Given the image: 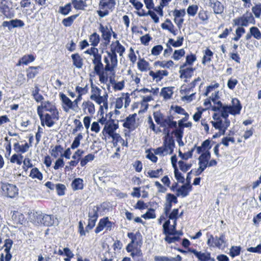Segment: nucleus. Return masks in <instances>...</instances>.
<instances>
[{
  "label": "nucleus",
  "instance_id": "f8f14e48",
  "mask_svg": "<svg viewBox=\"0 0 261 261\" xmlns=\"http://www.w3.org/2000/svg\"><path fill=\"white\" fill-rule=\"evenodd\" d=\"M60 97L62 102L67 107H63L64 110L66 112L69 109H73V102L64 93L60 94Z\"/></svg>",
  "mask_w": 261,
  "mask_h": 261
},
{
  "label": "nucleus",
  "instance_id": "6ab92c4d",
  "mask_svg": "<svg viewBox=\"0 0 261 261\" xmlns=\"http://www.w3.org/2000/svg\"><path fill=\"white\" fill-rule=\"evenodd\" d=\"M32 145H29L27 142L23 145H20L18 142L15 143L14 144V149L17 152H20L21 153H24L27 152L30 146Z\"/></svg>",
  "mask_w": 261,
  "mask_h": 261
},
{
  "label": "nucleus",
  "instance_id": "49530a36",
  "mask_svg": "<svg viewBox=\"0 0 261 261\" xmlns=\"http://www.w3.org/2000/svg\"><path fill=\"white\" fill-rule=\"evenodd\" d=\"M245 33V29L243 27H239L236 30V36L232 38V40L236 41H238Z\"/></svg>",
  "mask_w": 261,
  "mask_h": 261
},
{
  "label": "nucleus",
  "instance_id": "c756f323",
  "mask_svg": "<svg viewBox=\"0 0 261 261\" xmlns=\"http://www.w3.org/2000/svg\"><path fill=\"white\" fill-rule=\"evenodd\" d=\"M99 209V208L98 206H94L91 210H90L88 214L89 219L97 221L98 217V212Z\"/></svg>",
  "mask_w": 261,
  "mask_h": 261
},
{
  "label": "nucleus",
  "instance_id": "a19ab883",
  "mask_svg": "<svg viewBox=\"0 0 261 261\" xmlns=\"http://www.w3.org/2000/svg\"><path fill=\"white\" fill-rule=\"evenodd\" d=\"M52 119L51 115L46 113L44 117V125L46 124L49 127L53 126L55 124V122Z\"/></svg>",
  "mask_w": 261,
  "mask_h": 261
},
{
  "label": "nucleus",
  "instance_id": "2f4dec72",
  "mask_svg": "<svg viewBox=\"0 0 261 261\" xmlns=\"http://www.w3.org/2000/svg\"><path fill=\"white\" fill-rule=\"evenodd\" d=\"M30 176L33 178H37L40 180L43 178L42 174L37 168H34L31 170Z\"/></svg>",
  "mask_w": 261,
  "mask_h": 261
},
{
  "label": "nucleus",
  "instance_id": "4be33fe9",
  "mask_svg": "<svg viewBox=\"0 0 261 261\" xmlns=\"http://www.w3.org/2000/svg\"><path fill=\"white\" fill-rule=\"evenodd\" d=\"M83 180L80 178H75L71 183V187L74 191L83 189Z\"/></svg>",
  "mask_w": 261,
  "mask_h": 261
},
{
  "label": "nucleus",
  "instance_id": "423d86ee",
  "mask_svg": "<svg viewBox=\"0 0 261 261\" xmlns=\"http://www.w3.org/2000/svg\"><path fill=\"white\" fill-rule=\"evenodd\" d=\"M128 238L131 239L130 242L137 246L141 247L143 244L142 236L141 233L138 231L136 233L128 232L127 234Z\"/></svg>",
  "mask_w": 261,
  "mask_h": 261
},
{
  "label": "nucleus",
  "instance_id": "f03ea898",
  "mask_svg": "<svg viewBox=\"0 0 261 261\" xmlns=\"http://www.w3.org/2000/svg\"><path fill=\"white\" fill-rule=\"evenodd\" d=\"M1 188L4 196L13 198L18 195V189L15 185L7 182H2Z\"/></svg>",
  "mask_w": 261,
  "mask_h": 261
},
{
  "label": "nucleus",
  "instance_id": "393cba45",
  "mask_svg": "<svg viewBox=\"0 0 261 261\" xmlns=\"http://www.w3.org/2000/svg\"><path fill=\"white\" fill-rule=\"evenodd\" d=\"M251 17H239L238 18L233 19L234 25L239 27L247 26L248 20H250Z\"/></svg>",
  "mask_w": 261,
  "mask_h": 261
},
{
  "label": "nucleus",
  "instance_id": "9d476101",
  "mask_svg": "<svg viewBox=\"0 0 261 261\" xmlns=\"http://www.w3.org/2000/svg\"><path fill=\"white\" fill-rule=\"evenodd\" d=\"M191 185L184 184L180 188L176 189L177 196H181L182 197H185L189 195V192L192 190Z\"/></svg>",
  "mask_w": 261,
  "mask_h": 261
},
{
  "label": "nucleus",
  "instance_id": "dca6fc26",
  "mask_svg": "<svg viewBox=\"0 0 261 261\" xmlns=\"http://www.w3.org/2000/svg\"><path fill=\"white\" fill-rule=\"evenodd\" d=\"M41 69V67L38 66H30L27 70V76L29 79L34 78L38 74V70Z\"/></svg>",
  "mask_w": 261,
  "mask_h": 261
},
{
  "label": "nucleus",
  "instance_id": "6e6552de",
  "mask_svg": "<svg viewBox=\"0 0 261 261\" xmlns=\"http://www.w3.org/2000/svg\"><path fill=\"white\" fill-rule=\"evenodd\" d=\"M99 31L102 34L101 36L102 39L105 40V45H108L110 42L112 36L111 29L109 30L108 27H105L100 24L99 27Z\"/></svg>",
  "mask_w": 261,
  "mask_h": 261
},
{
  "label": "nucleus",
  "instance_id": "a211bd4d",
  "mask_svg": "<svg viewBox=\"0 0 261 261\" xmlns=\"http://www.w3.org/2000/svg\"><path fill=\"white\" fill-rule=\"evenodd\" d=\"M195 69L192 67L186 68L185 69L179 70V72L180 74V77L181 79L190 78L192 77Z\"/></svg>",
  "mask_w": 261,
  "mask_h": 261
},
{
  "label": "nucleus",
  "instance_id": "7c9ffc66",
  "mask_svg": "<svg viewBox=\"0 0 261 261\" xmlns=\"http://www.w3.org/2000/svg\"><path fill=\"white\" fill-rule=\"evenodd\" d=\"M100 41V37L96 33H93L89 37V41L91 45L94 47L96 46Z\"/></svg>",
  "mask_w": 261,
  "mask_h": 261
},
{
  "label": "nucleus",
  "instance_id": "c03bdc74",
  "mask_svg": "<svg viewBox=\"0 0 261 261\" xmlns=\"http://www.w3.org/2000/svg\"><path fill=\"white\" fill-rule=\"evenodd\" d=\"M94 158L95 156L94 154L92 153L88 154L81 160L80 163L81 166L82 167L85 166L88 163V162L93 161Z\"/></svg>",
  "mask_w": 261,
  "mask_h": 261
},
{
  "label": "nucleus",
  "instance_id": "4d7b16f0",
  "mask_svg": "<svg viewBox=\"0 0 261 261\" xmlns=\"http://www.w3.org/2000/svg\"><path fill=\"white\" fill-rule=\"evenodd\" d=\"M162 169L160 168L156 170H150L148 172V174L151 178H158L160 174H162Z\"/></svg>",
  "mask_w": 261,
  "mask_h": 261
},
{
  "label": "nucleus",
  "instance_id": "052dcab7",
  "mask_svg": "<svg viewBox=\"0 0 261 261\" xmlns=\"http://www.w3.org/2000/svg\"><path fill=\"white\" fill-rule=\"evenodd\" d=\"M163 49V47L161 45H157L152 47L151 52L153 56H158L160 54Z\"/></svg>",
  "mask_w": 261,
  "mask_h": 261
},
{
  "label": "nucleus",
  "instance_id": "c9c22d12",
  "mask_svg": "<svg viewBox=\"0 0 261 261\" xmlns=\"http://www.w3.org/2000/svg\"><path fill=\"white\" fill-rule=\"evenodd\" d=\"M184 38L183 37H178L176 41L173 39H169V43L174 47H178L181 46L183 44Z\"/></svg>",
  "mask_w": 261,
  "mask_h": 261
},
{
  "label": "nucleus",
  "instance_id": "ddd939ff",
  "mask_svg": "<svg viewBox=\"0 0 261 261\" xmlns=\"http://www.w3.org/2000/svg\"><path fill=\"white\" fill-rule=\"evenodd\" d=\"M175 232H176V230H172L170 221L169 220H166L163 224V233L166 237L172 236Z\"/></svg>",
  "mask_w": 261,
  "mask_h": 261
},
{
  "label": "nucleus",
  "instance_id": "0eeeda50",
  "mask_svg": "<svg viewBox=\"0 0 261 261\" xmlns=\"http://www.w3.org/2000/svg\"><path fill=\"white\" fill-rule=\"evenodd\" d=\"M118 128V123H107L105 125L102 131V134L105 136L106 134H108L110 137L114 136L115 131Z\"/></svg>",
  "mask_w": 261,
  "mask_h": 261
},
{
  "label": "nucleus",
  "instance_id": "1a4fd4ad",
  "mask_svg": "<svg viewBox=\"0 0 261 261\" xmlns=\"http://www.w3.org/2000/svg\"><path fill=\"white\" fill-rule=\"evenodd\" d=\"M232 106H228L230 108V114L232 115L239 114L242 109V106L240 101L237 98H233L232 100Z\"/></svg>",
  "mask_w": 261,
  "mask_h": 261
},
{
  "label": "nucleus",
  "instance_id": "e2e57ef3",
  "mask_svg": "<svg viewBox=\"0 0 261 261\" xmlns=\"http://www.w3.org/2000/svg\"><path fill=\"white\" fill-rule=\"evenodd\" d=\"M154 153L155 154L159 155L161 156L164 155V153H165V154H167V152L166 151V147L164 146V145L161 146L155 149L154 150Z\"/></svg>",
  "mask_w": 261,
  "mask_h": 261
},
{
  "label": "nucleus",
  "instance_id": "f257e3e1",
  "mask_svg": "<svg viewBox=\"0 0 261 261\" xmlns=\"http://www.w3.org/2000/svg\"><path fill=\"white\" fill-rule=\"evenodd\" d=\"M116 5L115 0H100L99 3V10L98 13L99 16L107 15L110 11H112Z\"/></svg>",
  "mask_w": 261,
  "mask_h": 261
},
{
  "label": "nucleus",
  "instance_id": "2eb2a0df",
  "mask_svg": "<svg viewBox=\"0 0 261 261\" xmlns=\"http://www.w3.org/2000/svg\"><path fill=\"white\" fill-rule=\"evenodd\" d=\"M73 65L76 68H81L83 65V59L77 53L71 55Z\"/></svg>",
  "mask_w": 261,
  "mask_h": 261
},
{
  "label": "nucleus",
  "instance_id": "13d9d810",
  "mask_svg": "<svg viewBox=\"0 0 261 261\" xmlns=\"http://www.w3.org/2000/svg\"><path fill=\"white\" fill-rule=\"evenodd\" d=\"M178 208H174L173 209L171 213H169V214L167 215V217L166 218H168L170 221V220H174V219H178Z\"/></svg>",
  "mask_w": 261,
  "mask_h": 261
},
{
  "label": "nucleus",
  "instance_id": "8fccbe9b",
  "mask_svg": "<svg viewBox=\"0 0 261 261\" xmlns=\"http://www.w3.org/2000/svg\"><path fill=\"white\" fill-rule=\"evenodd\" d=\"M185 54V51L184 49L175 50L173 53L172 58L174 60H178L181 57H183Z\"/></svg>",
  "mask_w": 261,
  "mask_h": 261
},
{
  "label": "nucleus",
  "instance_id": "72a5a7b5",
  "mask_svg": "<svg viewBox=\"0 0 261 261\" xmlns=\"http://www.w3.org/2000/svg\"><path fill=\"white\" fill-rule=\"evenodd\" d=\"M35 59V57L32 55H25L20 59L19 62L24 65H28L33 62Z\"/></svg>",
  "mask_w": 261,
  "mask_h": 261
},
{
  "label": "nucleus",
  "instance_id": "69168bd1",
  "mask_svg": "<svg viewBox=\"0 0 261 261\" xmlns=\"http://www.w3.org/2000/svg\"><path fill=\"white\" fill-rule=\"evenodd\" d=\"M166 201L167 202L171 204L172 202L174 203H177L178 202L176 196H175L174 194L171 193H168L167 194Z\"/></svg>",
  "mask_w": 261,
  "mask_h": 261
},
{
  "label": "nucleus",
  "instance_id": "3c124183",
  "mask_svg": "<svg viewBox=\"0 0 261 261\" xmlns=\"http://www.w3.org/2000/svg\"><path fill=\"white\" fill-rule=\"evenodd\" d=\"M55 188L58 195L62 196L65 194L66 187L64 185L62 184H57L56 185Z\"/></svg>",
  "mask_w": 261,
  "mask_h": 261
},
{
  "label": "nucleus",
  "instance_id": "864d4df0",
  "mask_svg": "<svg viewBox=\"0 0 261 261\" xmlns=\"http://www.w3.org/2000/svg\"><path fill=\"white\" fill-rule=\"evenodd\" d=\"M115 44H116V46L115 48H113V49L115 50V53L117 52L119 53L120 56H122L125 50L124 47L122 46L118 40L115 42Z\"/></svg>",
  "mask_w": 261,
  "mask_h": 261
},
{
  "label": "nucleus",
  "instance_id": "aec40b11",
  "mask_svg": "<svg viewBox=\"0 0 261 261\" xmlns=\"http://www.w3.org/2000/svg\"><path fill=\"white\" fill-rule=\"evenodd\" d=\"M87 0H71L73 7L76 10H84L87 7Z\"/></svg>",
  "mask_w": 261,
  "mask_h": 261
},
{
  "label": "nucleus",
  "instance_id": "39448f33",
  "mask_svg": "<svg viewBox=\"0 0 261 261\" xmlns=\"http://www.w3.org/2000/svg\"><path fill=\"white\" fill-rule=\"evenodd\" d=\"M3 27H7L9 31L16 28H22L24 25L23 21L20 19H12L10 21H4L2 24Z\"/></svg>",
  "mask_w": 261,
  "mask_h": 261
},
{
  "label": "nucleus",
  "instance_id": "58836bf2",
  "mask_svg": "<svg viewBox=\"0 0 261 261\" xmlns=\"http://www.w3.org/2000/svg\"><path fill=\"white\" fill-rule=\"evenodd\" d=\"M83 138V135L81 133H80L74 138L71 145V148L74 149L77 148L80 145V141Z\"/></svg>",
  "mask_w": 261,
  "mask_h": 261
},
{
  "label": "nucleus",
  "instance_id": "79ce46f5",
  "mask_svg": "<svg viewBox=\"0 0 261 261\" xmlns=\"http://www.w3.org/2000/svg\"><path fill=\"white\" fill-rule=\"evenodd\" d=\"M241 247L240 246H232L230 249L229 255L234 257L240 254Z\"/></svg>",
  "mask_w": 261,
  "mask_h": 261
},
{
  "label": "nucleus",
  "instance_id": "5701e85b",
  "mask_svg": "<svg viewBox=\"0 0 261 261\" xmlns=\"http://www.w3.org/2000/svg\"><path fill=\"white\" fill-rule=\"evenodd\" d=\"M136 116L137 114L136 113L129 115L126 118L125 121L123 124V126L127 128H130L131 125L135 122Z\"/></svg>",
  "mask_w": 261,
  "mask_h": 261
},
{
  "label": "nucleus",
  "instance_id": "c85d7f7f",
  "mask_svg": "<svg viewBox=\"0 0 261 261\" xmlns=\"http://www.w3.org/2000/svg\"><path fill=\"white\" fill-rule=\"evenodd\" d=\"M63 150L64 149L61 145H58L55 146V147L50 150V153L53 157L57 158L59 156V153H60L61 154Z\"/></svg>",
  "mask_w": 261,
  "mask_h": 261
},
{
  "label": "nucleus",
  "instance_id": "9b49d317",
  "mask_svg": "<svg viewBox=\"0 0 261 261\" xmlns=\"http://www.w3.org/2000/svg\"><path fill=\"white\" fill-rule=\"evenodd\" d=\"M169 72L167 70H158L156 72L150 71L149 73L150 76H152L153 80H156V82L161 81L163 76H166L168 75Z\"/></svg>",
  "mask_w": 261,
  "mask_h": 261
},
{
  "label": "nucleus",
  "instance_id": "20e7f679",
  "mask_svg": "<svg viewBox=\"0 0 261 261\" xmlns=\"http://www.w3.org/2000/svg\"><path fill=\"white\" fill-rule=\"evenodd\" d=\"M211 159V152L208 150L202 152L198 158V165L200 169H205L208 167V162Z\"/></svg>",
  "mask_w": 261,
  "mask_h": 261
},
{
  "label": "nucleus",
  "instance_id": "37998d69",
  "mask_svg": "<svg viewBox=\"0 0 261 261\" xmlns=\"http://www.w3.org/2000/svg\"><path fill=\"white\" fill-rule=\"evenodd\" d=\"M71 9V4L70 3L67 4L63 7H60L59 12L62 15H67Z\"/></svg>",
  "mask_w": 261,
  "mask_h": 261
},
{
  "label": "nucleus",
  "instance_id": "680f3d73",
  "mask_svg": "<svg viewBox=\"0 0 261 261\" xmlns=\"http://www.w3.org/2000/svg\"><path fill=\"white\" fill-rule=\"evenodd\" d=\"M198 7L196 5H193L190 6H189V7L188 8V9H187L188 14L189 15L194 16L196 14V13L198 11Z\"/></svg>",
  "mask_w": 261,
  "mask_h": 261
},
{
  "label": "nucleus",
  "instance_id": "4468645a",
  "mask_svg": "<svg viewBox=\"0 0 261 261\" xmlns=\"http://www.w3.org/2000/svg\"><path fill=\"white\" fill-rule=\"evenodd\" d=\"M40 222L44 225L46 226H50L54 224V216L49 215H43L40 216Z\"/></svg>",
  "mask_w": 261,
  "mask_h": 261
},
{
  "label": "nucleus",
  "instance_id": "b1692460",
  "mask_svg": "<svg viewBox=\"0 0 261 261\" xmlns=\"http://www.w3.org/2000/svg\"><path fill=\"white\" fill-rule=\"evenodd\" d=\"M161 95L162 96L164 99H168L171 97L173 94L172 87H164L161 90Z\"/></svg>",
  "mask_w": 261,
  "mask_h": 261
},
{
  "label": "nucleus",
  "instance_id": "4c0bfd02",
  "mask_svg": "<svg viewBox=\"0 0 261 261\" xmlns=\"http://www.w3.org/2000/svg\"><path fill=\"white\" fill-rule=\"evenodd\" d=\"M83 106L84 109L87 108L89 113L90 114H93L95 113V107L94 104L90 101H84L83 103Z\"/></svg>",
  "mask_w": 261,
  "mask_h": 261
},
{
  "label": "nucleus",
  "instance_id": "ea45409f",
  "mask_svg": "<svg viewBox=\"0 0 261 261\" xmlns=\"http://www.w3.org/2000/svg\"><path fill=\"white\" fill-rule=\"evenodd\" d=\"M154 210L150 208L146 213L142 215V217L145 219H154L156 217Z\"/></svg>",
  "mask_w": 261,
  "mask_h": 261
},
{
  "label": "nucleus",
  "instance_id": "f3484780",
  "mask_svg": "<svg viewBox=\"0 0 261 261\" xmlns=\"http://www.w3.org/2000/svg\"><path fill=\"white\" fill-rule=\"evenodd\" d=\"M164 146L166 147V151L168 152V149L170 150V154H172L173 152V149L175 147V142L173 137H171L169 139H164Z\"/></svg>",
  "mask_w": 261,
  "mask_h": 261
},
{
  "label": "nucleus",
  "instance_id": "09e8293b",
  "mask_svg": "<svg viewBox=\"0 0 261 261\" xmlns=\"http://www.w3.org/2000/svg\"><path fill=\"white\" fill-rule=\"evenodd\" d=\"M153 115L155 121L158 124H160L164 119L163 114L160 111L154 112Z\"/></svg>",
  "mask_w": 261,
  "mask_h": 261
},
{
  "label": "nucleus",
  "instance_id": "f704fd0d",
  "mask_svg": "<svg viewBox=\"0 0 261 261\" xmlns=\"http://www.w3.org/2000/svg\"><path fill=\"white\" fill-rule=\"evenodd\" d=\"M213 9L215 13L221 14L224 10L223 5L219 1L215 2L213 4Z\"/></svg>",
  "mask_w": 261,
  "mask_h": 261
},
{
  "label": "nucleus",
  "instance_id": "de8ad7c7",
  "mask_svg": "<svg viewBox=\"0 0 261 261\" xmlns=\"http://www.w3.org/2000/svg\"><path fill=\"white\" fill-rule=\"evenodd\" d=\"M179 169L184 172H186L192 167L191 164H186L183 161H178Z\"/></svg>",
  "mask_w": 261,
  "mask_h": 261
},
{
  "label": "nucleus",
  "instance_id": "a18cd8bd",
  "mask_svg": "<svg viewBox=\"0 0 261 261\" xmlns=\"http://www.w3.org/2000/svg\"><path fill=\"white\" fill-rule=\"evenodd\" d=\"M155 65H159L161 67L163 68H169L170 67H172L174 65V62L172 60H169L166 62H161V61H156L154 63Z\"/></svg>",
  "mask_w": 261,
  "mask_h": 261
},
{
  "label": "nucleus",
  "instance_id": "0e129e2a",
  "mask_svg": "<svg viewBox=\"0 0 261 261\" xmlns=\"http://www.w3.org/2000/svg\"><path fill=\"white\" fill-rule=\"evenodd\" d=\"M171 134L174 135L176 138V140H180V139H182L183 137L184 130L182 129L176 128L172 132Z\"/></svg>",
  "mask_w": 261,
  "mask_h": 261
},
{
  "label": "nucleus",
  "instance_id": "603ef678",
  "mask_svg": "<svg viewBox=\"0 0 261 261\" xmlns=\"http://www.w3.org/2000/svg\"><path fill=\"white\" fill-rule=\"evenodd\" d=\"M230 108L228 106H224V107L222 108L220 110L221 117L225 119H227L228 117V114L230 113Z\"/></svg>",
  "mask_w": 261,
  "mask_h": 261
},
{
  "label": "nucleus",
  "instance_id": "a878e982",
  "mask_svg": "<svg viewBox=\"0 0 261 261\" xmlns=\"http://www.w3.org/2000/svg\"><path fill=\"white\" fill-rule=\"evenodd\" d=\"M111 52H108V56L111 59V64L113 65V67H116L118 62L116 53H115V50L113 49L112 47L111 48Z\"/></svg>",
  "mask_w": 261,
  "mask_h": 261
},
{
  "label": "nucleus",
  "instance_id": "5fc2aeb1",
  "mask_svg": "<svg viewBox=\"0 0 261 261\" xmlns=\"http://www.w3.org/2000/svg\"><path fill=\"white\" fill-rule=\"evenodd\" d=\"M174 175L176 179L179 182L184 184L185 179L182 174L178 171L177 168L174 169Z\"/></svg>",
  "mask_w": 261,
  "mask_h": 261
},
{
  "label": "nucleus",
  "instance_id": "bf43d9fd",
  "mask_svg": "<svg viewBox=\"0 0 261 261\" xmlns=\"http://www.w3.org/2000/svg\"><path fill=\"white\" fill-rule=\"evenodd\" d=\"M166 236L164 238L165 241L168 243V244H171L173 243H175L176 242H178L180 240V237L179 236Z\"/></svg>",
  "mask_w": 261,
  "mask_h": 261
},
{
  "label": "nucleus",
  "instance_id": "cd10ccee",
  "mask_svg": "<svg viewBox=\"0 0 261 261\" xmlns=\"http://www.w3.org/2000/svg\"><path fill=\"white\" fill-rule=\"evenodd\" d=\"M139 69L141 71H145L149 68V64L144 59H140L137 63Z\"/></svg>",
  "mask_w": 261,
  "mask_h": 261
},
{
  "label": "nucleus",
  "instance_id": "774afa93",
  "mask_svg": "<svg viewBox=\"0 0 261 261\" xmlns=\"http://www.w3.org/2000/svg\"><path fill=\"white\" fill-rule=\"evenodd\" d=\"M252 12L255 16H259L261 14V4L255 5L252 8Z\"/></svg>",
  "mask_w": 261,
  "mask_h": 261
},
{
  "label": "nucleus",
  "instance_id": "bb28decb",
  "mask_svg": "<svg viewBox=\"0 0 261 261\" xmlns=\"http://www.w3.org/2000/svg\"><path fill=\"white\" fill-rule=\"evenodd\" d=\"M41 105L43 106V108L46 111L52 113L55 112V111H57L55 105L49 101L42 102Z\"/></svg>",
  "mask_w": 261,
  "mask_h": 261
},
{
  "label": "nucleus",
  "instance_id": "e433bc0d",
  "mask_svg": "<svg viewBox=\"0 0 261 261\" xmlns=\"http://www.w3.org/2000/svg\"><path fill=\"white\" fill-rule=\"evenodd\" d=\"M250 32L251 35L256 39L260 40L261 39V32L257 27H251L250 28Z\"/></svg>",
  "mask_w": 261,
  "mask_h": 261
},
{
  "label": "nucleus",
  "instance_id": "412c9836",
  "mask_svg": "<svg viewBox=\"0 0 261 261\" xmlns=\"http://www.w3.org/2000/svg\"><path fill=\"white\" fill-rule=\"evenodd\" d=\"M226 243V240L224 233H221L219 238L217 236L215 237V246L221 248L223 244H224V247H225Z\"/></svg>",
  "mask_w": 261,
  "mask_h": 261
},
{
  "label": "nucleus",
  "instance_id": "338daca9",
  "mask_svg": "<svg viewBox=\"0 0 261 261\" xmlns=\"http://www.w3.org/2000/svg\"><path fill=\"white\" fill-rule=\"evenodd\" d=\"M131 256L133 258V259H136V258L143 257V253L140 249V248H136L135 250L133 251L130 253Z\"/></svg>",
  "mask_w": 261,
  "mask_h": 261
},
{
  "label": "nucleus",
  "instance_id": "473e14b6",
  "mask_svg": "<svg viewBox=\"0 0 261 261\" xmlns=\"http://www.w3.org/2000/svg\"><path fill=\"white\" fill-rule=\"evenodd\" d=\"M196 146H194L193 148L191 149V150L187 152L182 153L180 150L178 151L179 156L182 159L185 160H187L188 159L191 158L193 156V153L195 149Z\"/></svg>",
  "mask_w": 261,
  "mask_h": 261
},
{
  "label": "nucleus",
  "instance_id": "7ed1b4c3",
  "mask_svg": "<svg viewBox=\"0 0 261 261\" xmlns=\"http://www.w3.org/2000/svg\"><path fill=\"white\" fill-rule=\"evenodd\" d=\"M188 251L193 253L199 261H215L214 257H211V254L209 252H202L191 248H188Z\"/></svg>",
  "mask_w": 261,
  "mask_h": 261
},
{
  "label": "nucleus",
  "instance_id": "6e6d98bb",
  "mask_svg": "<svg viewBox=\"0 0 261 261\" xmlns=\"http://www.w3.org/2000/svg\"><path fill=\"white\" fill-rule=\"evenodd\" d=\"M105 225H106V223H105V218L100 219V220L98 223V225L95 229V232L96 233H98L100 232V231H101L103 229V228L105 227Z\"/></svg>",
  "mask_w": 261,
  "mask_h": 261
}]
</instances>
